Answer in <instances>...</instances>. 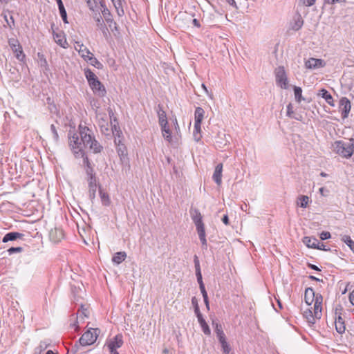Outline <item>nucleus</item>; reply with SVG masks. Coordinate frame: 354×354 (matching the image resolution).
Masks as SVG:
<instances>
[{"instance_id": "nucleus-1", "label": "nucleus", "mask_w": 354, "mask_h": 354, "mask_svg": "<svg viewBox=\"0 0 354 354\" xmlns=\"http://www.w3.org/2000/svg\"><path fill=\"white\" fill-rule=\"evenodd\" d=\"M79 135L81 140V145L88 147L94 153H100L102 150V146L95 140L93 131L88 127L80 124L79 125ZM82 147V146H81Z\"/></svg>"}, {"instance_id": "nucleus-2", "label": "nucleus", "mask_w": 354, "mask_h": 354, "mask_svg": "<svg viewBox=\"0 0 354 354\" xmlns=\"http://www.w3.org/2000/svg\"><path fill=\"white\" fill-rule=\"evenodd\" d=\"M69 146L73 151L75 158H82L83 165L84 168L92 167L91 163L84 152L82 147H81V142H80V136L77 133H70L68 136Z\"/></svg>"}, {"instance_id": "nucleus-3", "label": "nucleus", "mask_w": 354, "mask_h": 354, "mask_svg": "<svg viewBox=\"0 0 354 354\" xmlns=\"http://www.w3.org/2000/svg\"><path fill=\"white\" fill-rule=\"evenodd\" d=\"M333 151L339 156L349 158L353 155L352 142H345L343 140H336L333 144Z\"/></svg>"}, {"instance_id": "nucleus-4", "label": "nucleus", "mask_w": 354, "mask_h": 354, "mask_svg": "<svg viewBox=\"0 0 354 354\" xmlns=\"http://www.w3.org/2000/svg\"><path fill=\"white\" fill-rule=\"evenodd\" d=\"M100 330L98 328H90L87 330L80 338L79 343L81 346H89L97 339Z\"/></svg>"}, {"instance_id": "nucleus-5", "label": "nucleus", "mask_w": 354, "mask_h": 354, "mask_svg": "<svg viewBox=\"0 0 354 354\" xmlns=\"http://www.w3.org/2000/svg\"><path fill=\"white\" fill-rule=\"evenodd\" d=\"M277 85L281 88H288V78L283 66H278L274 71Z\"/></svg>"}, {"instance_id": "nucleus-6", "label": "nucleus", "mask_w": 354, "mask_h": 354, "mask_svg": "<svg viewBox=\"0 0 354 354\" xmlns=\"http://www.w3.org/2000/svg\"><path fill=\"white\" fill-rule=\"evenodd\" d=\"M88 85L95 95L99 97H104L106 95V88L98 78L88 82Z\"/></svg>"}, {"instance_id": "nucleus-7", "label": "nucleus", "mask_w": 354, "mask_h": 354, "mask_svg": "<svg viewBox=\"0 0 354 354\" xmlns=\"http://www.w3.org/2000/svg\"><path fill=\"white\" fill-rule=\"evenodd\" d=\"M122 344V336L121 335H117L113 337V339H111L107 343V347L111 354H119V353L117 351V349L120 348Z\"/></svg>"}, {"instance_id": "nucleus-8", "label": "nucleus", "mask_w": 354, "mask_h": 354, "mask_svg": "<svg viewBox=\"0 0 354 354\" xmlns=\"http://www.w3.org/2000/svg\"><path fill=\"white\" fill-rule=\"evenodd\" d=\"M8 44L19 60H22L25 57L22 47L17 39L14 38L9 39Z\"/></svg>"}, {"instance_id": "nucleus-9", "label": "nucleus", "mask_w": 354, "mask_h": 354, "mask_svg": "<svg viewBox=\"0 0 354 354\" xmlns=\"http://www.w3.org/2000/svg\"><path fill=\"white\" fill-rule=\"evenodd\" d=\"M351 109V104L350 100L346 97H342L339 100V111L343 119L348 118Z\"/></svg>"}, {"instance_id": "nucleus-10", "label": "nucleus", "mask_w": 354, "mask_h": 354, "mask_svg": "<svg viewBox=\"0 0 354 354\" xmlns=\"http://www.w3.org/2000/svg\"><path fill=\"white\" fill-rule=\"evenodd\" d=\"M326 62L324 59L317 58H310L305 62V67L307 69H317L324 67Z\"/></svg>"}, {"instance_id": "nucleus-11", "label": "nucleus", "mask_w": 354, "mask_h": 354, "mask_svg": "<svg viewBox=\"0 0 354 354\" xmlns=\"http://www.w3.org/2000/svg\"><path fill=\"white\" fill-rule=\"evenodd\" d=\"M314 308H315V317L319 319L322 317V305L323 301V297L321 294L319 293H315V298H314Z\"/></svg>"}, {"instance_id": "nucleus-12", "label": "nucleus", "mask_w": 354, "mask_h": 354, "mask_svg": "<svg viewBox=\"0 0 354 354\" xmlns=\"http://www.w3.org/2000/svg\"><path fill=\"white\" fill-rule=\"evenodd\" d=\"M82 310L77 313L76 320L73 324H71V328H74L75 330H77L79 328V324L83 322L84 318L88 317L87 309L84 308L83 306H81Z\"/></svg>"}, {"instance_id": "nucleus-13", "label": "nucleus", "mask_w": 354, "mask_h": 354, "mask_svg": "<svg viewBox=\"0 0 354 354\" xmlns=\"http://www.w3.org/2000/svg\"><path fill=\"white\" fill-rule=\"evenodd\" d=\"M75 48L78 51L80 55L82 58L85 60L87 57L91 55V51L82 43L80 41H76L75 44Z\"/></svg>"}, {"instance_id": "nucleus-14", "label": "nucleus", "mask_w": 354, "mask_h": 354, "mask_svg": "<svg viewBox=\"0 0 354 354\" xmlns=\"http://www.w3.org/2000/svg\"><path fill=\"white\" fill-rule=\"evenodd\" d=\"M222 171H223V164H218L214 169L212 179L218 185H220L222 183Z\"/></svg>"}, {"instance_id": "nucleus-15", "label": "nucleus", "mask_w": 354, "mask_h": 354, "mask_svg": "<svg viewBox=\"0 0 354 354\" xmlns=\"http://www.w3.org/2000/svg\"><path fill=\"white\" fill-rule=\"evenodd\" d=\"M24 234L17 232H10L5 234L3 237L2 242L7 243L8 241H15L17 239H22Z\"/></svg>"}, {"instance_id": "nucleus-16", "label": "nucleus", "mask_w": 354, "mask_h": 354, "mask_svg": "<svg viewBox=\"0 0 354 354\" xmlns=\"http://www.w3.org/2000/svg\"><path fill=\"white\" fill-rule=\"evenodd\" d=\"M190 214L196 227L204 224L203 221V216L198 209H191Z\"/></svg>"}, {"instance_id": "nucleus-17", "label": "nucleus", "mask_w": 354, "mask_h": 354, "mask_svg": "<svg viewBox=\"0 0 354 354\" xmlns=\"http://www.w3.org/2000/svg\"><path fill=\"white\" fill-rule=\"evenodd\" d=\"M87 181L88 183V193L89 197L91 200L95 197L97 190V180L96 178H88Z\"/></svg>"}, {"instance_id": "nucleus-18", "label": "nucleus", "mask_w": 354, "mask_h": 354, "mask_svg": "<svg viewBox=\"0 0 354 354\" xmlns=\"http://www.w3.org/2000/svg\"><path fill=\"white\" fill-rule=\"evenodd\" d=\"M197 233L198 234L199 239L201 242L202 246L205 248H207V240H206V234L205 230V225H201L196 227Z\"/></svg>"}, {"instance_id": "nucleus-19", "label": "nucleus", "mask_w": 354, "mask_h": 354, "mask_svg": "<svg viewBox=\"0 0 354 354\" xmlns=\"http://www.w3.org/2000/svg\"><path fill=\"white\" fill-rule=\"evenodd\" d=\"M335 330L339 334H343L346 330V326L344 319L340 315L335 317Z\"/></svg>"}, {"instance_id": "nucleus-20", "label": "nucleus", "mask_w": 354, "mask_h": 354, "mask_svg": "<svg viewBox=\"0 0 354 354\" xmlns=\"http://www.w3.org/2000/svg\"><path fill=\"white\" fill-rule=\"evenodd\" d=\"M303 243L309 248L315 249V248H318L320 242L315 237L313 236H305L303 239Z\"/></svg>"}, {"instance_id": "nucleus-21", "label": "nucleus", "mask_w": 354, "mask_h": 354, "mask_svg": "<svg viewBox=\"0 0 354 354\" xmlns=\"http://www.w3.org/2000/svg\"><path fill=\"white\" fill-rule=\"evenodd\" d=\"M156 109L158 117L159 124H167V122H168L167 118V115H166L165 111L163 110L162 106L159 104H158Z\"/></svg>"}, {"instance_id": "nucleus-22", "label": "nucleus", "mask_w": 354, "mask_h": 354, "mask_svg": "<svg viewBox=\"0 0 354 354\" xmlns=\"http://www.w3.org/2000/svg\"><path fill=\"white\" fill-rule=\"evenodd\" d=\"M116 10L118 16L122 17L124 15V6L126 4L125 0H111Z\"/></svg>"}, {"instance_id": "nucleus-23", "label": "nucleus", "mask_w": 354, "mask_h": 354, "mask_svg": "<svg viewBox=\"0 0 354 354\" xmlns=\"http://www.w3.org/2000/svg\"><path fill=\"white\" fill-rule=\"evenodd\" d=\"M100 6L102 7V13L107 23L109 24V26L111 27V24H114L115 25V23L113 22V19H111V15L110 11L106 8L105 3L103 1H100Z\"/></svg>"}, {"instance_id": "nucleus-24", "label": "nucleus", "mask_w": 354, "mask_h": 354, "mask_svg": "<svg viewBox=\"0 0 354 354\" xmlns=\"http://www.w3.org/2000/svg\"><path fill=\"white\" fill-rule=\"evenodd\" d=\"M315 292L312 288H307L305 290L304 301L307 305L310 306L314 301Z\"/></svg>"}, {"instance_id": "nucleus-25", "label": "nucleus", "mask_w": 354, "mask_h": 354, "mask_svg": "<svg viewBox=\"0 0 354 354\" xmlns=\"http://www.w3.org/2000/svg\"><path fill=\"white\" fill-rule=\"evenodd\" d=\"M325 100L326 102L330 106H334V101L330 93L325 88H322L319 91V93Z\"/></svg>"}, {"instance_id": "nucleus-26", "label": "nucleus", "mask_w": 354, "mask_h": 354, "mask_svg": "<svg viewBox=\"0 0 354 354\" xmlns=\"http://www.w3.org/2000/svg\"><path fill=\"white\" fill-rule=\"evenodd\" d=\"M205 111L202 107H196L194 112V123L201 124L204 118Z\"/></svg>"}, {"instance_id": "nucleus-27", "label": "nucleus", "mask_w": 354, "mask_h": 354, "mask_svg": "<svg viewBox=\"0 0 354 354\" xmlns=\"http://www.w3.org/2000/svg\"><path fill=\"white\" fill-rule=\"evenodd\" d=\"M160 126L161 127L162 136L167 141L170 142L171 141V132L168 126V122L165 124H161Z\"/></svg>"}, {"instance_id": "nucleus-28", "label": "nucleus", "mask_w": 354, "mask_h": 354, "mask_svg": "<svg viewBox=\"0 0 354 354\" xmlns=\"http://www.w3.org/2000/svg\"><path fill=\"white\" fill-rule=\"evenodd\" d=\"M127 258V253L125 252H118L115 253L112 258L113 263L119 265Z\"/></svg>"}, {"instance_id": "nucleus-29", "label": "nucleus", "mask_w": 354, "mask_h": 354, "mask_svg": "<svg viewBox=\"0 0 354 354\" xmlns=\"http://www.w3.org/2000/svg\"><path fill=\"white\" fill-rule=\"evenodd\" d=\"M59 10L60 16L65 24H68L67 13L62 0H56Z\"/></svg>"}, {"instance_id": "nucleus-30", "label": "nucleus", "mask_w": 354, "mask_h": 354, "mask_svg": "<svg viewBox=\"0 0 354 354\" xmlns=\"http://www.w3.org/2000/svg\"><path fill=\"white\" fill-rule=\"evenodd\" d=\"M304 24V20L301 16L298 14L297 16L294 19V21L292 24L291 28L292 30L297 31L301 28Z\"/></svg>"}, {"instance_id": "nucleus-31", "label": "nucleus", "mask_w": 354, "mask_h": 354, "mask_svg": "<svg viewBox=\"0 0 354 354\" xmlns=\"http://www.w3.org/2000/svg\"><path fill=\"white\" fill-rule=\"evenodd\" d=\"M55 41L63 48H66L68 44L66 39L59 33H54L53 34Z\"/></svg>"}, {"instance_id": "nucleus-32", "label": "nucleus", "mask_w": 354, "mask_h": 354, "mask_svg": "<svg viewBox=\"0 0 354 354\" xmlns=\"http://www.w3.org/2000/svg\"><path fill=\"white\" fill-rule=\"evenodd\" d=\"M212 325L214 327L215 333H216V336L218 339L220 338H223V337H225V335L223 330V327L221 324L213 320Z\"/></svg>"}, {"instance_id": "nucleus-33", "label": "nucleus", "mask_w": 354, "mask_h": 354, "mask_svg": "<svg viewBox=\"0 0 354 354\" xmlns=\"http://www.w3.org/2000/svg\"><path fill=\"white\" fill-rule=\"evenodd\" d=\"M99 192L102 204L104 206H109L111 204L109 195L106 192H103L100 187Z\"/></svg>"}, {"instance_id": "nucleus-34", "label": "nucleus", "mask_w": 354, "mask_h": 354, "mask_svg": "<svg viewBox=\"0 0 354 354\" xmlns=\"http://www.w3.org/2000/svg\"><path fill=\"white\" fill-rule=\"evenodd\" d=\"M309 203V197L305 195L299 196L297 199V205L306 208Z\"/></svg>"}, {"instance_id": "nucleus-35", "label": "nucleus", "mask_w": 354, "mask_h": 354, "mask_svg": "<svg viewBox=\"0 0 354 354\" xmlns=\"http://www.w3.org/2000/svg\"><path fill=\"white\" fill-rule=\"evenodd\" d=\"M84 61L89 62V64L91 65H92L93 66H95V68H97L98 69H101L103 66L102 63L100 62L95 57H94L92 53Z\"/></svg>"}, {"instance_id": "nucleus-36", "label": "nucleus", "mask_w": 354, "mask_h": 354, "mask_svg": "<svg viewBox=\"0 0 354 354\" xmlns=\"http://www.w3.org/2000/svg\"><path fill=\"white\" fill-rule=\"evenodd\" d=\"M304 316L307 319L308 322L312 324H314L315 322V319H317L315 317V313L314 312V313H313L310 309H308L307 310H306L304 313Z\"/></svg>"}, {"instance_id": "nucleus-37", "label": "nucleus", "mask_w": 354, "mask_h": 354, "mask_svg": "<svg viewBox=\"0 0 354 354\" xmlns=\"http://www.w3.org/2000/svg\"><path fill=\"white\" fill-rule=\"evenodd\" d=\"M201 124L194 123L193 135L194 137V140L196 142H198L201 138Z\"/></svg>"}, {"instance_id": "nucleus-38", "label": "nucleus", "mask_w": 354, "mask_h": 354, "mask_svg": "<svg viewBox=\"0 0 354 354\" xmlns=\"http://www.w3.org/2000/svg\"><path fill=\"white\" fill-rule=\"evenodd\" d=\"M341 241L345 243L351 251L354 253V241H353L350 236L343 235L341 237Z\"/></svg>"}, {"instance_id": "nucleus-39", "label": "nucleus", "mask_w": 354, "mask_h": 354, "mask_svg": "<svg viewBox=\"0 0 354 354\" xmlns=\"http://www.w3.org/2000/svg\"><path fill=\"white\" fill-rule=\"evenodd\" d=\"M84 75L88 81V83L97 78L96 75L88 68H86L84 70Z\"/></svg>"}, {"instance_id": "nucleus-40", "label": "nucleus", "mask_w": 354, "mask_h": 354, "mask_svg": "<svg viewBox=\"0 0 354 354\" xmlns=\"http://www.w3.org/2000/svg\"><path fill=\"white\" fill-rule=\"evenodd\" d=\"M194 266H195L196 278L202 277L200 262H199L197 255H194Z\"/></svg>"}, {"instance_id": "nucleus-41", "label": "nucleus", "mask_w": 354, "mask_h": 354, "mask_svg": "<svg viewBox=\"0 0 354 354\" xmlns=\"http://www.w3.org/2000/svg\"><path fill=\"white\" fill-rule=\"evenodd\" d=\"M295 97L297 102L300 103L304 99L302 97V89L299 86H294Z\"/></svg>"}, {"instance_id": "nucleus-42", "label": "nucleus", "mask_w": 354, "mask_h": 354, "mask_svg": "<svg viewBox=\"0 0 354 354\" xmlns=\"http://www.w3.org/2000/svg\"><path fill=\"white\" fill-rule=\"evenodd\" d=\"M196 279H197V281L199 284V288H200V290L201 292L203 299L208 298L207 293L205 290L204 283L203 281V277L196 278Z\"/></svg>"}, {"instance_id": "nucleus-43", "label": "nucleus", "mask_w": 354, "mask_h": 354, "mask_svg": "<svg viewBox=\"0 0 354 354\" xmlns=\"http://www.w3.org/2000/svg\"><path fill=\"white\" fill-rule=\"evenodd\" d=\"M100 126L102 133L106 134V135H108L109 133L110 130L109 128L108 123L106 122V120H102V121L100 122Z\"/></svg>"}, {"instance_id": "nucleus-44", "label": "nucleus", "mask_w": 354, "mask_h": 354, "mask_svg": "<svg viewBox=\"0 0 354 354\" xmlns=\"http://www.w3.org/2000/svg\"><path fill=\"white\" fill-rule=\"evenodd\" d=\"M88 4V6L89 8L92 10H94V9L97 7V3L101 1L100 0H85Z\"/></svg>"}, {"instance_id": "nucleus-45", "label": "nucleus", "mask_w": 354, "mask_h": 354, "mask_svg": "<svg viewBox=\"0 0 354 354\" xmlns=\"http://www.w3.org/2000/svg\"><path fill=\"white\" fill-rule=\"evenodd\" d=\"M23 250H24V249L21 247H12V248H10L7 250V252H8L9 255H12L14 253L21 252Z\"/></svg>"}, {"instance_id": "nucleus-46", "label": "nucleus", "mask_w": 354, "mask_h": 354, "mask_svg": "<svg viewBox=\"0 0 354 354\" xmlns=\"http://www.w3.org/2000/svg\"><path fill=\"white\" fill-rule=\"evenodd\" d=\"M85 172L88 178H96L95 174L94 172L93 167H88V168H86Z\"/></svg>"}, {"instance_id": "nucleus-47", "label": "nucleus", "mask_w": 354, "mask_h": 354, "mask_svg": "<svg viewBox=\"0 0 354 354\" xmlns=\"http://www.w3.org/2000/svg\"><path fill=\"white\" fill-rule=\"evenodd\" d=\"M50 131H51V133H53V137L54 140L55 142H57L58 139H59V136H58V133L56 129V127L54 124L50 125Z\"/></svg>"}, {"instance_id": "nucleus-48", "label": "nucleus", "mask_w": 354, "mask_h": 354, "mask_svg": "<svg viewBox=\"0 0 354 354\" xmlns=\"http://www.w3.org/2000/svg\"><path fill=\"white\" fill-rule=\"evenodd\" d=\"M316 0H299V2L305 6H312L315 4Z\"/></svg>"}, {"instance_id": "nucleus-49", "label": "nucleus", "mask_w": 354, "mask_h": 354, "mask_svg": "<svg viewBox=\"0 0 354 354\" xmlns=\"http://www.w3.org/2000/svg\"><path fill=\"white\" fill-rule=\"evenodd\" d=\"M201 329L205 335H210L211 330H210L209 327L207 323L205 324L204 325L201 326Z\"/></svg>"}, {"instance_id": "nucleus-50", "label": "nucleus", "mask_w": 354, "mask_h": 354, "mask_svg": "<svg viewBox=\"0 0 354 354\" xmlns=\"http://www.w3.org/2000/svg\"><path fill=\"white\" fill-rule=\"evenodd\" d=\"M295 114L294 111H293V107H292V104H288L287 105V116L290 118Z\"/></svg>"}, {"instance_id": "nucleus-51", "label": "nucleus", "mask_w": 354, "mask_h": 354, "mask_svg": "<svg viewBox=\"0 0 354 354\" xmlns=\"http://www.w3.org/2000/svg\"><path fill=\"white\" fill-rule=\"evenodd\" d=\"M4 18H5V20L6 21L8 26L10 28H12V26H14V25H15V21H14V19H13L12 16H10L9 19H8L6 15L4 16Z\"/></svg>"}, {"instance_id": "nucleus-52", "label": "nucleus", "mask_w": 354, "mask_h": 354, "mask_svg": "<svg viewBox=\"0 0 354 354\" xmlns=\"http://www.w3.org/2000/svg\"><path fill=\"white\" fill-rule=\"evenodd\" d=\"M330 233L328 232H322L321 234H320V239L322 240H326V239H328L330 238Z\"/></svg>"}, {"instance_id": "nucleus-53", "label": "nucleus", "mask_w": 354, "mask_h": 354, "mask_svg": "<svg viewBox=\"0 0 354 354\" xmlns=\"http://www.w3.org/2000/svg\"><path fill=\"white\" fill-rule=\"evenodd\" d=\"M315 249H319V250H324V251L330 250V248H326V245L322 243H320V244H319V245H318V248H315Z\"/></svg>"}, {"instance_id": "nucleus-54", "label": "nucleus", "mask_w": 354, "mask_h": 354, "mask_svg": "<svg viewBox=\"0 0 354 354\" xmlns=\"http://www.w3.org/2000/svg\"><path fill=\"white\" fill-rule=\"evenodd\" d=\"M308 267L310 268V269L316 270V271L321 270L320 268L319 267H317L316 265H314V264H312L310 263H308Z\"/></svg>"}, {"instance_id": "nucleus-55", "label": "nucleus", "mask_w": 354, "mask_h": 354, "mask_svg": "<svg viewBox=\"0 0 354 354\" xmlns=\"http://www.w3.org/2000/svg\"><path fill=\"white\" fill-rule=\"evenodd\" d=\"M218 341H219V342H220V344H221V347H223V346H225V345L228 344V343H227V340H226V337H223V338H220V339H218Z\"/></svg>"}, {"instance_id": "nucleus-56", "label": "nucleus", "mask_w": 354, "mask_h": 354, "mask_svg": "<svg viewBox=\"0 0 354 354\" xmlns=\"http://www.w3.org/2000/svg\"><path fill=\"white\" fill-rule=\"evenodd\" d=\"M231 6H232L233 8L237 9L238 7H237V5H236V3L235 1V0H225Z\"/></svg>"}, {"instance_id": "nucleus-57", "label": "nucleus", "mask_w": 354, "mask_h": 354, "mask_svg": "<svg viewBox=\"0 0 354 354\" xmlns=\"http://www.w3.org/2000/svg\"><path fill=\"white\" fill-rule=\"evenodd\" d=\"M192 24L195 27H197V28H200L201 27V24H200L199 21L197 19H194L192 20Z\"/></svg>"}, {"instance_id": "nucleus-58", "label": "nucleus", "mask_w": 354, "mask_h": 354, "mask_svg": "<svg viewBox=\"0 0 354 354\" xmlns=\"http://www.w3.org/2000/svg\"><path fill=\"white\" fill-rule=\"evenodd\" d=\"M291 118H293L296 120L301 121L302 120V115L300 114H294Z\"/></svg>"}, {"instance_id": "nucleus-59", "label": "nucleus", "mask_w": 354, "mask_h": 354, "mask_svg": "<svg viewBox=\"0 0 354 354\" xmlns=\"http://www.w3.org/2000/svg\"><path fill=\"white\" fill-rule=\"evenodd\" d=\"M349 300L352 305L354 306V290L350 293Z\"/></svg>"}, {"instance_id": "nucleus-60", "label": "nucleus", "mask_w": 354, "mask_h": 354, "mask_svg": "<svg viewBox=\"0 0 354 354\" xmlns=\"http://www.w3.org/2000/svg\"><path fill=\"white\" fill-rule=\"evenodd\" d=\"M222 221L224 224L227 225L229 223V218L227 214L224 215L222 218Z\"/></svg>"}, {"instance_id": "nucleus-61", "label": "nucleus", "mask_w": 354, "mask_h": 354, "mask_svg": "<svg viewBox=\"0 0 354 354\" xmlns=\"http://www.w3.org/2000/svg\"><path fill=\"white\" fill-rule=\"evenodd\" d=\"M194 313H195L196 317L198 316L199 315H202L200 311L198 306H194Z\"/></svg>"}, {"instance_id": "nucleus-62", "label": "nucleus", "mask_w": 354, "mask_h": 354, "mask_svg": "<svg viewBox=\"0 0 354 354\" xmlns=\"http://www.w3.org/2000/svg\"><path fill=\"white\" fill-rule=\"evenodd\" d=\"M204 303L207 310H209V303L208 298L203 299Z\"/></svg>"}, {"instance_id": "nucleus-63", "label": "nucleus", "mask_w": 354, "mask_h": 354, "mask_svg": "<svg viewBox=\"0 0 354 354\" xmlns=\"http://www.w3.org/2000/svg\"><path fill=\"white\" fill-rule=\"evenodd\" d=\"M328 192V190H326L324 187H321L319 188V192L320 193V194H322V196H326V194H324V192Z\"/></svg>"}, {"instance_id": "nucleus-64", "label": "nucleus", "mask_w": 354, "mask_h": 354, "mask_svg": "<svg viewBox=\"0 0 354 354\" xmlns=\"http://www.w3.org/2000/svg\"><path fill=\"white\" fill-rule=\"evenodd\" d=\"M192 303L194 307L196 306H198V301H197V299H196V297H193L192 299Z\"/></svg>"}]
</instances>
